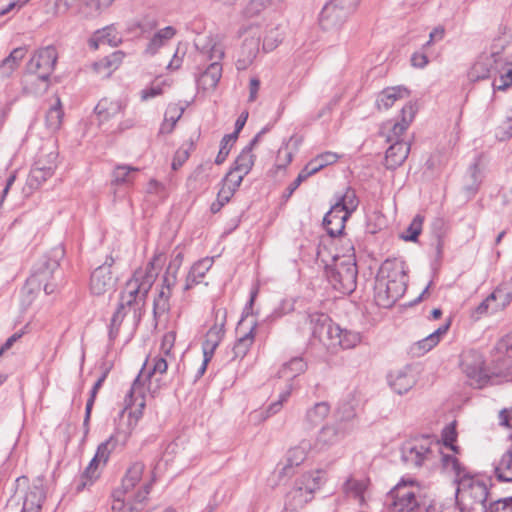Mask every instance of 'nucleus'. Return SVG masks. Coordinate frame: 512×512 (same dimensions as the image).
Masks as SVG:
<instances>
[{"label": "nucleus", "instance_id": "obj_1", "mask_svg": "<svg viewBox=\"0 0 512 512\" xmlns=\"http://www.w3.org/2000/svg\"><path fill=\"white\" fill-rule=\"evenodd\" d=\"M176 341V332L168 331L162 337L160 351L157 355H149L137 378L133 381L128 390L124 403V410L135 407L134 411L129 413V418H134L136 423L142 416L145 408V393L148 391L154 397L158 391V386L152 388V379L156 375H163L167 372L168 365L175 360L173 348Z\"/></svg>", "mask_w": 512, "mask_h": 512}, {"label": "nucleus", "instance_id": "obj_2", "mask_svg": "<svg viewBox=\"0 0 512 512\" xmlns=\"http://www.w3.org/2000/svg\"><path fill=\"white\" fill-rule=\"evenodd\" d=\"M162 255H155L144 266L136 269L132 277L126 282L125 287L121 293L118 307L111 318L109 325V340L114 341L121 327V324L131 308L135 311L144 303L145 298L154 284L158 275V268L160 265Z\"/></svg>", "mask_w": 512, "mask_h": 512}, {"label": "nucleus", "instance_id": "obj_3", "mask_svg": "<svg viewBox=\"0 0 512 512\" xmlns=\"http://www.w3.org/2000/svg\"><path fill=\"white\" fill-rule=\"evenodd\" d=\"M407 281V269L403 260L395 258L384 261L375 281V303L379 307H391L405 293Z\"/></svg>", "mask_w": 512, "mask_h": 512}, {"label": "nucleus", "instance_id": "obj_4", "mask_svg": "<svg viewBox=\"0 0 512 512\" xmlns=\"http://www.w3.org/2000/svg\"><path fill=\"white\" fill-rule=\"evenodd\" d=\"M63 257L64 249L61 246H56L43 255L35 263L22 292L32 295L43 289L47 295L54 293L58 287L55 274L59 269L60 261Z\"/></svg>", "mask_w": 512, "mask_h": 512}, {"label": "nucleus", "instance_id": "obj_5", "mask_svg": "<svg viewBox=\"0 0 512 512\" xmlns=\"http://www.w3.org/2000/svg\"><path fill=\"white\" fill-rule=\"evenodd\" d=\"M343 250V255L333 256L332 265L325 263V272L335 290L342 294H350L357 285L355 251L349 240L344 243Z\"/></svg>", "mask_w": 512, "mask_h": 512}, {"label": "nucleus", "instance_id": "obj_6", "mask_svg": "<svg viewBox=\"0 0 512 512\" xmlns=\"http://www.w3.org/2000/svg\"><path fill=\"white\" fill-rule=\"evenodd\" d=\"M490 497L488 481L469 475L457 480L456 499L461 512H488Z\"/></svg>", "mask_w": 512, "mask_h": 512}, {"label": "nucleus", "instance_id": "obj_7", "mask_svg": "<svg viewBox=\"0 0 512 512\" xmlns=\"http://www.w3.org/2000/svg\"><path fill=\"white\" fill-rule=\"evenodd\" d=\"M386 504L391 512H420L426 504L425 489L414 479H402L387 494Z\"/></svg>", "mask_w": 512, "mask_h": 512}, {"label": "nucleus", "instance_id": "obj_8", "mask_svg": "<svg viewBox=\"0 0 512 512\" xmlns=\"http://www.w3.org/2000/svg\"><path fill=\"white\" fill-rule=\"evenodd\" d=\"M322 470L310 471L298 477L286 494L285 511L297 512L314 498V494L325 481Z\"/></svg>", "mask_w": 512, "mask_h": 512}, {"label": "nucleus", "instance_id": "obj_9", "mask_svg": "<svg viewBox=\"0 0 512 512\" xmlns=\"http://www.w3.org/2000/svg\"><path fill=\"white\" fill-rule=\"evenodd\" d=\"M441 454V444L431 436L407 440L401 447V459L409 467L420 468L433 463Z\"/></svg>", "mask_w": 512, "mask_h": 512}, {"label": "nucleus", "instance_id": "obj_10", "mask_svg": "<svg viewBox=\"0 0 512 512\" xmlns=\"http://www.w3.org/2000/svg\"><path fill=\"white\" fill-rule=\"evenodd\" d=\"M459 367L467 382L474 388L481 389L488 384L499 383L500 371H490L485 365L484 356L477 350L468 349L460 356Z\"/></svg>", "mask_w": 512, "mask_h": 512}, {"label": "nucleus", "instance_id": "obj_11", "mask_svg": "<svg viewBox=\"0 0 512 512\" xmlns=\"http://www.w3.org/2000/svg\"><path fill=\"white\" fill-rule=\"evenodd\" d=\"M58 166V150L54 145L42 147L30 170L27 186L38 189L47 179L54 175Z\"/></svg>", "mask_w": 512, "mask_h": 512}, {"label": "nucleus", "instance_id": "obj_12", "mask_svg": "<svg viewBox=\"0 0 512 512\" xmlns=\"http://www.w3.org/2000/svg\"><path fill=\"white\" fill-rule=\"evenodd\" d=\"M359 0H329L320 14V25L324 30H338L354 11Z\"/></svg>", "mask_w": 512, "mask_h": 512}, {"label": "nucleus", "instance_id": "obj_13", "mask_svg": "<svg viewBox=\"0 0 512 512\" xmlns=\"http://www.w3.org/2000/svg\"><path fill=\"white\" fill-rule=\"evenodd\" d=\"M130 431L116 430L106 441L102 442L98 447L97 451L90 461L89 465L84 471L83 476L92 480L98 476L97 468L100 464L105 465L110 457L112 451L117 447H123L126 445Z\"/></svg>", "mask_w": 512, "mask_h": 512}, {"label": "nucleus", "instance_id": "obj_14", "mask_svg": "<svg viewBox=\"0 0 512 512\" xmlns=\"http://www.w3.org/2000/svg\"><path fill=\"white\" fill-rule=\"evenodd\" d=\"M56 61V49L52 46H47L39 49L28 63V70L32 74V81H40L44 90L48 87L47 81L54 70Z\"/></svg>", "mask_w": 512, "mask_h": 512}, {"label": "nucleus", "instance_id": "obj_15", "mask_svg": "<svg viewBox=\"0 0 512 512\" xmlns=\"http://www.w3.org/2000/svg\"><path fill=\"white\" fill-rule=\"evenodd\" d=\"M211 63L207 68L198 76L196 82L197 87L203 91H213L221 77L223 72V57L224 47L221 44H216L211 48L210 51Z\"/></svg>", "mask_w": 512, "mask_h": 512}, {"label": "nucleus", "instance_id": "obj_16", "mask_svg": "<svg viewBox=\"0 0 512 512\" xmlns=\"http://www.w3.org/2000/svg\"><path fill=\"white\" fill-rule=\"evenodd\" d=\"M152 483H144L139 490L132 496L124 493L123 490H114L112 494V511L113 512H135L140 509V506L147 499Z\"/></svg>", "mask_w": 512, "mask_h": 512}, {"label": "nucleus", "instance_id": "obj_17", "mask_svg": "<svg viewBox=\"0 0 512 512\" xmlns=\"http://www.w3.org/2000/svg\"><path fill=\"white\" fill-rule=\"evenodd\" d=\"M182 263V256L178 254L167 268V275L164 277V285L159 290L157 297L154 299V313L163 314L169 309V298L171 295V286L176 281V271Z\"/></svg>", "mask_w": 512, "mask_h": 512}, {"label": "nucleus", "instance_id": "obj_18", "mask_svg": "<svg viewBox=\"0 0 512 512\" xmlns=\"http://www.w3.org/2000/svg\"><path fill=\"white\" fill-rule=\"evenodd\" d=\"M112 262V259L109 263L105 262L91 273L89 287L92 294L103 295L113 290L115 279L111 272Z\"/></svg>", "mask_w": 512, "mask_h": 512}, {"label": "nucleus", "instance_id": "obj_19", "mask_svg": "<svg viewBox=\"0 0 512 512\" xmlns=\"http://www.w3.org/2000/svg\"><path fill=\"white\" fill-rule=\"evenodd\" d=\"M259 28L258 25L251 24L240 31V36H245L242 47L245 58L238 61L239 69H244L251 64L259 51Z\"/></svg>", "mask_w": 512, "mask_h": 512}, {"label": "nucleus", "instance_id": "obj_20", "mask_svg": "<svg viewBox=\"0 0 512 512\" xmlns=\"http://www.w3.org/2000/svg\"><path fill=\"white\" fill-rule=\"evenodd\" d=\"M369 484L368 478L350 476L343 483L342 491L347 498L354 500L358 505H363L369 495Z\"/></svg>", "mask_w": 512, "mask_h": 512}, {"label": "nucleus", "instance_id": "obj_21", "mask_svg": "<svg viewBox=\"0 0 512 512\" xmlns=\"http://www.w3.org/2000/svg\"><path fill=\"white\" fill-rule=\"evenodd\" d=\"M341 437L342 433L338 425L327 424L322 426L321 429L317 432L314 441L312 442L314 452L320 453L328 450L330 447L336 444Z\"/></svg>", "mask_w": 512, "mask_h": 512}, {"label": "nucleus", "instance_id": "obj_22", "mask_svg": "<svg viewBox=\"0 0 512 512\" xmlns=\"http://www.w3.org/2000/svg\"><path fill=\"white\" fill-rule=\"evenodd\" d=\"M500 56V49L492 48L489 53H483L473 65L470 76L473 79L491 78L494 75L493 66Z\"/></svg>", "mask_w": 512, "mask_h": 512}, {"label": "nucleus", "instance_id": "obj_23", "mask_svg": "<svg viewBox=\"0 0 512 512\" xmlns=\"http://www.w3.org/2000/svg\"><path fill=\"white\" fill-rule=\"evenodd\" d=\"M330 404L326 401L315 403L305 411L302 419V427L306 431H311L318 427L330 414Z\"/></svg>", "mask_w": 512, "mask_h": 512}, {"label": "nucleus", "instance_id": "obj_24", "mask_svg": "<svg viewBox=\"0 0 512 512\" xmlns=\"http://www.w3.org/2000/svg\"><path fill=\"white\" fill-rule=\"evenodd\" d=\"M388 382L390 387L401 395L412 389L416 384V378L410 367H404L390 372Z\"/></svg>", "mask_w": 512, "mask_h": 512}, {"label": "nucleus", "instance_id": "obj_25", "mask_svg": "<svg viewBox=\"0 0 512 512\" xmlns=\"http://www.w3.org/2000/svg\"><path fill=\"white\" fill-rule=\"evenodd\" d=\"M330 337L327 346L341 347L343 349H351L361 342V336L357 332L343 330L338 325L330 329Z\"/></svg>", "mask_w": 512, "mask_h": 512}, {"label": "nucleus", "instance_id": "obj_26", "mask_svg": "<svg viewBox=\"0 0 512 512\" xmlns=\"http://www.w3.org/2000/svg\"><path fill=\"white\" fill-rule=\"evenodd\" d=\"M339 207V205H332L323 219L324 227L331 236L340 235L345 228V222L350 217L347 212L341 210Z\"/></svg>", "mask_w": 512, "mask_h": 512}, {"label": "nucleus", "instance_id": "obj_27", "mask_svg": "<svg viewBox=\"0 0 512 512\" xmlns=\"http://www.w3.org/2000/svg\"><path fill=\"white\" fill-rule=\"evenodd\" d=\"M177 30L173 26H166L156 31L148 40L144 49L147 56L156 55L159 50L165 47L176 35Z\"/></svg>", "mask_w": 512, "mask_h": 512}, {"label": "nucleus", "instance_id": "obj_28", "mask_svg": "<svg viewBox=\"0 0 512 512\" xmlns=\"http://www.w3.org/2000/svg\"><path fill=\"white\" fill-rule=\"evenodd\" d=\"M493 69L494 75L491 78L495 90H505L512 85V63L506 61L501 54Z\"/></svg>", "mask_w": 512, "mask_h": 512}, {"label": "nucleus", "instance_id": "obj_29", "mask_svg": "<svg viewBox=\"0 0 512 512\" xmlns=\"http://www.w3.org/2000/svg\"><path fill=\"white\" fill-rule=\"evenodd\" d=\"M312 334L327 345L330 337V329L336 325L332 323L328 315L324 313H312L309 315Z\"/></svg>", "mask_w": 512, "mask_h": 512}, {"label": "nucleus", "instance_id": "obj_30", "mask_svg": "<svg viewBox=\"0 0 512 512\" xmlns=\"http://www.w3.org/2000/svg\"><path fill=\"white\" fill-rule=\"evenodd\" d=\"M121 42V36L114 26H106L97 30L88 40L91 49L97 50L102 45L117 46Z\"/></svg>", "mask_w": 512, "mask_h": 512}, {"label": "nucleus", "instance_id": "obj_31", "mask_svg": "<svg viewBox=\"0 0 512 512\" xmlns=\"http://www.w3.org/2000/svg\"><path fill=\"white\" fill-rule=\"evenodd\" d=\"M410 152V143L396 141L390 145L385 155V166L388 169H395L403 164Z\"/></svg>", "mask_w": 512, "mask_h": 512}, {"label": "nucleus", "instance_id": "obj_32", "mask_svg": "<svg viewBox=\"0 0 512 512\" xmlns=\"http://www.w3.org/2000/svg\"><path fill=\"white\" fill-rule=\"evenodd\" d=\"M46 498L41 481L33 483L25 494L21 512H41L42 504Z\"/></svg>", "mask_w": 512, "mask_h": 512}, {"label": "nucleus", "instance_id": "obj_33", "mask_svg": "<svg viewBox=\"0 0 512 512\" xmlns=\"http://www.w3.org/2000/svg\"><path fill=\"white\" fill-rule=\"evenodd\" d=\"M144 470L145 464L142 461L133 462L126 470L120 487L116 490H123L124 493L129 494L141 481Z\"/></svg>", "mask_w": 512, "mask_h": 512}, {"label": "nucleus", "instance_id": "obj_34", "mask_svg": "<svg viewBox=\"0 0 512 512\" xmlns=\"http://www.w3.org/2000/svg\"><path fill=\"white\" fill-rule=\"evenodd\" d=\"M408 96L409 91L405 87H388L379 93L376 105L379 110H387L392 107L397 100L407 98Z\"/></svg>", "mask_w": 512, "mask_h": 512}, {"label": "nucleus", "instance_id": "obj_35", "mask_svg": "<svg viewBox=\"0 0 512 512\" xmlns=\"http://www.w3.org/2000/svg\"><path fill=\"white\" fill-rule=\"evenodd\" d=\"M124 109L122 101L117 99H101L95 107V113L100 122H106L118 116Z\"/></svg>", "mask_w": 512, "mask_h": 512}, {"label": "nucleus", "instance_id": "obj_36", "mask_svg": "<svg viewBox=\"0 0 512 512\" xmlns=\"http://www.w3.org/2000/svg\"><path fill=\"white\" fill-rule=\"evenodd\" d=\"M402 119L400 122H395L390 129V132L387 136V140L389 142L401 141L400 137L407 130L410 123L412 122L415 115V108L412 104H407L402 108L401 111Z\"/></svg>", "mask_w": 512, "mask_h": 512}, {"label": "nucleus", "instance_id": "obj_37", "mask_svg": "<svg viewBox=\"0 0 512 512\" xmlns=\"http://www.w3.org/2000/svg\"><path fill=\"white\" fill-rule=\"evenodd\" d=\"M122 51H115L105 58L93 64L94 71L101 77H109L116 70L124 59Z\"/></svg>", "mask_w": 512, "mask_h": 512}, {"label": "nucleus", "instance_id": "obj_38", "mask_svg": "<svg viewBox=\"0 0 512 512\" xmlns=\"http://www.w3.org/2000/svg\"><path fill=\"white\" fill-rule=\"evenodd\" d=\"M310 452H314V450L312 447V442L309 440H302L296 446L291 447L287 452V465L285 466V469L287 467L301 465L307 459V456Z\"/></svg>", "mask_w": 512, "mask_h": 512}, {"label": "nucleus", "instance_id": "obj_39", "mask_svg": "<svg viewBox=\"0 0 512 512\" xmlns=\"http://www.w3.org/2000/svg\"><path fill=\"white\" fill-rule=\"evenodd\" d=\"M214 262V258H203L197 261L190 269L184 288L186 290L201 282L205 274L210 270Z\"/></svg>", "mask_w": 512, "mask_h": 512}, {"label": "nucleus", "instance_id": "obj_40", "mask_svg": "<svg viewBox=\"0 0 512 512\" xmlns=\"http://www.w3.org/2000/svg\"><path fill=\"white\" fill-rule=\"evenodd\" d=\"M224 323L215 325L206 333L205 340L202 344L203 356L212 359L213 354L219 343L221 342L224 332Z\"/></svg>", "mask_w": 512, "mask_h": 512}, {"label": "nucleus", "instance_id": "obj_41", "mask_svg": "<svg viewBox=\"0 0 512 512\" xmlns=\"http://www.w3.org/2000/svg\"><path fill=\"white\" fill-rule=\"evenodd\" d=\"M263 35V50L271 52L275 50L283 41V32L281 31L280 24L270 23L264 27Z\"/></svg>", "mask_w": 512, "mask_h": 512}, {"label": "nucleus", "instance_id": "obj_42", "mask_svg": "<svg viewBox=\"0 0 512 512\" xmlns=\"http://www.w3.org/2000/svg\"><path fill=\"white\" fill-rule=\"evenodd\" d=\"M488 297L493 306L492 312L503 310L512 301V286L500 285Z\"/></svg>", "mask_w": 512, "mask_h": 512}, {"label": "nucleus", "instance_id": "obj_43", "mask_svg": "<svg viewBox=\"0 0 512 512\" xmlns=\"http://www.w3.org/2000/svg\"><path fill=\"white\" fill-rule=\"evenodd\" d=\"M450 327V320L438 327L434 332L418 341L415 344V349H418L421 354L430 351L441 340V338L448 332Z\"/></svg>", "mask_w": 512, "mask_h": 512}, {"label": "nucleus", "instance_id": "obj_44", "mask_svg": "<svg viewBox=\"0 0 512 512\" xmlns=\"http://www.w3.org/2000/svg\"><path fill=\"white\" fill-rule=\"evenodd\" d=\"M307 369V364L301 357H294L288 362L284 363L278 371V376L291 381L295 377L304 373Z\"/></svg>", "mask_w": 512, "mask_h": 512}, {"label": "nucleus", "instance_id": "obj_45", "mask_svg": "<svg viewBox=\"0 0 512 512\" xmlns=\"http://www.w3.org/2000/svg\"><path fill=\"white\" fill-rule=\"evenodd\" d=\"M63 116H64V112L62 109L61 101L57 97L55 99V103L53 105H51V107L48 109V111L46 113V116H45L46 128L51 133L58 131L61 128Z\"/></svg>", "mask_w": 512, "mask_h": 512}, {"label": "nucleus", "instance_id": "obj_46", "mask_svg": "<svg viewBox=\"0 0 512 512\" xmlns=\"http://www.w3.org/2000/svg\"><path fill=\"white\" fill-rule=\"evenodd\" d=\"M258 136L254 137L249 145H247L240 155L237 157L234 163V168L242 175H246L254 164V155L252 154L253 146L257 143Z\"/></svg>", "mask_w": 512, "mask_h": 512}, {"label": "nucleus", "instance_id": "obj_47", "mask_svg": "<svg viewBox=\"0 0 512 512\" xmlns=\"http://www.w3.org/2000/svg\"><path fill=\"white\" fill-rule=\"evenodd\" d=\"M26 54L25 48H15L0 64V76L8 77L18 67Z\"/></svg>", "mask_w": 512, "mask_h": 512}, {"label": "nucleus", "instance_id": "obj_48", "mask_svg": "<svg viewBox=\"0 0 512 512\" xmlns=\"http://www.w3.org/2000/svg\"><path fill=\"white\" fill-rule=\"evenodd\" d=\"M495 473L500 480L512 482V445L502 454L497 462Z\"/></svg>", "mask_w": 512, "mask_h": 512}, {"label": "nucleus", "instance_id": "obj_49", "mask_svg": "<svg viewBox=\"0 0 512 512\" xmlns=\"http://www.w3.org/2000/svg\"><path fill=\"white\" fill-rule=\"evenodd\" d=\"M138 168L128 165H118L115 167L112 175V183L116 185H129L133 182Z\"/></svg>", "mask_w": 512, "mask_h": 512}, {"label": "nucleus", "instance_id": "obj_50", "mask_svg": "<svg viewBox=\"0 0 512 512\" xmlns=\"http://www.w3.org/2000/svg\"><path fill=\"white\" fill-rule=\"evenodd\" d=\"M496 137L501 141L512 137V104L506 108L504 115L496 128Z\"/></svg>", "mask_w": 512, "mask_h": 512}, {"label": "nucleus", "instance_id": "obj_51", "mask_svg": "<svg viewBox=\"0 0 512 512\" xmlns=\"http://www.w3.org/2000/svg\"><path fill=\"white\" fill-rule=\"evenodd\" d=\"M334 204L339 205L341 210L347 212L351 216V214L357 209L359 200L355 191L351 188H347L345 193L339 196Z\"/></svg>", "mask_w": 512, "mask_h": 512}, {"label": "nucleus", "instance_id": "obj_52", "mask_svg": "<svg viewBox=\"0 0 512 512\" xmlns=\"http://www.w3.org/2000/svg\"><path fill=\"white\" fill-rule=\"evenodd\" d=\"M172 84L170 79H156L152 84L141 91V99L147 101L151 98L161 95L166 88Z\"/></svg>", "mask_w": 512, "mask_h": 512}, {"label": "nucleus", "instance_id": "obj_53", "mask_svg": "<svg viewBox=\"0 0 512 512\" xmlns=\"http://www.w3.org/2000/svg\"><path fill=\"white\" fill-rule=\"evenodd\" d=\"M105 379H106V373H103L98 378V380L95 382V384L93 385L91 392H90V397L87 400L86 408H85V418H84V422H83V426L85 429V435H87V433L89 431V420H90L91 410H92V407H93V404L95 401V397L97 395L98 390L103 385V382L105 381Z\"/></svg>", "mask_w": 512, "mask_h": 512}, {"label": "nucleus", "instance_id": "obj_54", "mask_svg": "<svg viewBox=\"0 0 512 512\" xmlns=\"http://www.w3.org/2000/svg\"><path fill=\"white\" fill-rule=\"evenodd\" d=\"M338 159H339V155L337 153L331 152V151H326L324 153L317 155L308 163L312 167L311 170L315 171V173H317L324 167L336 163L338 161Z\"/></svg>", "mask_w": 512, "mask_h": 512}, {"label": "nucleus", "instance_id": "obj_55", "mask_svg": "<svg viewBox=\"0 0 512 512\" xmlns=\"http://www.w3.org/2000/svg\"><path fill=\"white\" fill-rule=\"evenodd\" d=\"M194 149L193 141H187L175 152L172 161V169L178 170L189 158L191 151Z\"/></svg>", "mask_w": 512, "mask_h": 512}, {"label": "nucleus", "instance_id": "obj_56", "mask_svg": "<svg viewBox=\"0 0 512 512\" xmlns=\"http://www.w3.org/2000/svg\"><path fill=\"white\" fill-rule=\"evenodd\" d=\"M106 8L102 5L101 0H87L80 8V14L88 19L99 16Z\"/></svg>", "mask_w": 512, "mask_h": 512}, {"label": "nucleus", "instance_id": "obj_57", "mask_svg": "<svg viewBox=\"0 0 512 512\" xmlns=\"http://www.w3.org/2000/svg\"><path fill=\"white\" fill-rule=\"evenodd\" d=\"M438 457L441 458L444 470L446 472L455 474L456 481L463 477V476H461L463 469H462L458 459L455 456L445 455L441 452V454Z\"/></svg>", "mask_w": 512, "mask_h": 512}, {"label": "nucleus", "instance_id": "obj_58", "mask_svg": "<svg viewBox=\"0 0 512 512\" xmlns=\"http://www.w3.org/2000/svg\"><path fill=\"white\" fill-rule=\"evenodd\" d=\"M146 192L158 198L159 201H164L169 196V189L167 186L155 179H151L147 185Z\"/></svg>", "mask_w": 512, "mask_h": 512}, {"label": "nucleus", "instance_id": "obj_59", "mask_svg": "<svg viewBox=\"0 0 512 512\" xmlns=\"http://www.w3.org/2000/svg\"><path fill=\"white\" fill-rule=\"evenodd\" d=\"M253 335L252 330H250L248 333H245L243 336H241L237 342L235 343L233 347V353L235 357H243L246 355L247 351L249 350L250 346L253 343Z\"/></svg>", "mask_w": 512, "mask_h": 512}, {"label": "nucleus", "instance_id": "obj_60", "mask_svg": "<svg viewBox=\"0 0 512 512\" xmlns=\"http://www.w3.org/2000/svg\"><path fill=\"white\" fill-rule=\"evenodd\" d=\"M422 224L423 217L421 215H416L406 229V232L403 234V239L406 241H416L422 231Z\"/></svg>", "mask_w": 512, "mask_h": 512}, {"label": "nucleus", "instance_id": "obj_61", "mask_svg": "<svg viewBox=\"0 0 512 512\" xmlns=\"http://www.w3.org/2000/svg\"><path fill=\"white\" fill-rule=\"evenodd\" d=\"M292 391L293 385L292 383H288L285 390L280 393L278 400L271 403L267 408V413L269 416L278 413L282 409L283 404L287 402L291 396Z\"/></svg>", "mask_w": 512, "mask_h": 512}, {"label": "nucleus", "instance_id": "obj_62", "mask_svg": "<svg viewBox=\"0 0 512 512\" xmlns=\"http://www.w3.org/2000/svg\"><path fill=\"white\" fill-rule=\"evenodd\" d=\"M269 4L270 0H251L247 4L244 13L247 17H255L265 10Z\"/></svg>", "mask_w": 512, "mask_h": 512}, {"label": "nucleus", "instance_id": "obj_63", "mask_svg": "<svg viewBox=\"0 0 512 512\" xmlns=\"http://www.w3.org/2000/svg\"><path fill=\"white\" fill-rule=\"evenodd\" d=\"M183 111L184 109L177 104L168 105L165 112L164 121L170 122L175 125L177 121L181 118Z\"/></svg>", "mask_w": 512, "mask_h": 512}, {"label": "nucleus", "instance_id": "obj_64", "mask_svg": "<svg viewBox=\"0 0 512 512\" xmlns=\"http://www.w3.org/2000/svg\"><path fill=\"white\" fill-rule=\"evenodd\" d=\"M292 160V153L287 144L281 146L277 153L276 163L278 167H285Z\"/></svg>", "mask_w": 512, "mask_h": 512}]
</instances>
